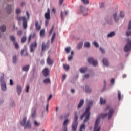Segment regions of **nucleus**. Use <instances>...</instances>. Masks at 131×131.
<instances>
[{
    "label": "nucleus",
    "mask_w": 131,
    "mask_h": 131,
    "mask_svg": "<svg viewBox=\"0 0 131 131\" xmlns=\"http://www.w3.org/2000/svg\"><path fill=\"white\" fill-rule=\"evenodd\" d=\"M100 120L101 118L100 117L96 119L93 131H101V127H98Z\"/></svg>",
    "instance_id": "obj_6"
},
{
    "label": "nucleus",
    "mask_w": 131,
    "mask_h": 131,
    "mask_svg": "<svg viewBox=\"0 0 131 131\" xmlns=\"http://www.w3.org/2000/svg\"><path fill=\"white\" fill-rule=\"evenodd\" d=\"M52 94L50 95L47 100L46 111H48L49 110V102L52 99Z\"/></svg>",
    "instance_id": "obj_16"
},
{
    "label": "nucleus",
    "mask_w": 131,
    "mask_h": 131,
    "mask_svg": "<svg viewBox=\"0 0 131 131\" xmlns=\"http://www.w3.org/2000/svg\"><path fill=\"white\" fill-rule=\"evenodd\" d=\"M100 102L101 105H103V104H106V100L103 99L102 97H100Z\"/></svg>",
    "instance_id": "obj_33"
},
{
    "label": "nucleus",
    "mask_w": 131,
    "mask_h": 131,
    "mask_svg": "<svg viewBox=\"0 0 131 131\" xmlns=\"http://www.w3.org/2000/svg\"><path fill=\"white\" fill-rule=\"evenodd\" d=\"M1 89H2V91H6L7 85L6 84V83H1Z\"/></svg>",
    "instance_id": "obj_25"
},
{
    "label": "nucleus",
    "mask_w": 131,
    "mask_h": 131,
    "mask_svg": "<svg viewBox=\"0 0 131 131\" xmlns=\"http://www.w3.org/2000/svg\"><path fill=\"white\" fill-rule=\"evenodd\" d=\"M63 3H64V0H59V4L60 6H62L63 5Z\"/></svg>",
    "instance_id": "obj_58"
},
{
    "label": "nucleus",
    "mask_w": 131,
    "mask_h": 131,
    "mask_svg": "<svg viewBox=\"0 0 131 131\" xmlns=\"http://www.w3.org/2000/svg\"><path fill=\"white\" fill-rule=\"evenodd\" d=\"M27 121V118L26 117H23L22 121L20 122V125L21 126H24V129H31V123H30V120H28Z\"/></svg>",
    "instance_id": "obj_3"
},
{
    "label": "nucleus",
    "mask_w": 131,
    "mask_h": 131,
    "mask_svg": "<svg viewBox=\"0 0 131 131\" xmlns=\"http://www.w3.org/2000/svg\"><path fill=\"white\" fill-rule=\"evenodd\" d=\"M29 85H27L26 88V93H28V92H29Z\"/></svg>",
    "instance_id": "obj_55"
},
{
    "label": "nucleus",
    "mask_w": 131,
    "mask_h": 131,
    "mask_svg": "<svg viewBox=\"0 0 131 131\" xmlns=\"http://www.w3.org/2000/svg\"><path fill=\"white\" fill-rule=\"evenodd\" d=\"M13 84H14V82L13 81V80L10 79V85L12 86V85H13Z\"/></svg>",
    "instance_id": "obj_60"
},
{
    "label": "nucleus",
    "mask_w": 131,
    "mask_h": 131,
    "mask_svg": "<svg viewBox=\"0 0 131 131\" xmlns=\"http://www.w3.org/2000/svg\"><path fill=\"white\" fill-rule=\"evenodd\" d=\"M127 29L128 30H131V20L129 21Z\"/></svg>",
    "instance_id": "obj_50"
},
{
    "label": "nucleus",
    "mask_w": 131,
    "mask_h": 131,
    "mask_svg": "<svg viewBox=\"0 0 131 131\" xmlns=\"http://www.w3.org/2000/svg\"><path fill=\"white\" fill-rule=\"evenodd\" d=\"M55 26H53L51 29L50 30V32H49V35H51L52 34V33L53 32V30H54V27Z\"/></svg>",
    "instance_id": "obj_52"
},
{
    "label": "nucleus",
    "mask_w": 131,
    "mask_h": 131,
    "mask_svg": "<svg viewBox=\"0 0 131 131\" xmlns=\"http://www.w3.org/2000/svg\"><path fill=\"white\" fill-rule=\"evenodd\" d=\"M35 36V33H33V34H31L30 35L29 37H31V38H33Z\"/></svg>",
    "instance_id": "obj_56"
},
{
    "label": "nucleus",
    "mask_w": 131,
    "mask_h": 131,
    "mask_svg": "<svg viewBox=\"0 0 131 131\" xmlns=\"http://www.w3.org/2000/svg\"><path fill=\"white\" fill-rule=\"evenodd\" d=\"M88 62L90 64H92L94 67H96V66H98V61L97 60H95L93 58H89L88 59Z\"/></svg>",
    "instance_id": "obj_10"
},
{
    "label": "nucleus",
    "mask_w": 131,
    "mask_h": 131,
    "mask_svg": "<svg viewBox=\"0 0 131 131\" xmlns=\"http://www.w3.org/2000/svg\"><path fill=\"white\" fill-rule=\"evenodd\" d=\"M78 112L76 111L74 114V120L73 121L72 125V129L73 131H76L77 130V126H78Z\"/></svg>",
    "instance_id": "obj_4"
},
{
    "label": "nucleus",
    "mask_w": 131,
    "mask_h": 131,
    "mask_svg": "<svg viewBox=\"0 0 131 131\" xmlns=\"http://www.w3.org/2000/svg\"><path fill=\"white\" fill-rule=\"evenodd\" d=\"M90 77V75L89 74H86L84 76V78H89Z\"/></svg>",
    "instance_id": "obj_61"
},
{
    "label": "nucleus",
    "mask_w": 131,
    "mask_h": 131,
    "mask_svg": "<svg viewBox=\"0 0 131 131\" xmlns=\"http://www.w3.org/2000/svg\"><path fill=\"white\" fill-rule=\"evenodd\" d=\"M26 36H24L22 38H21V43H25V42L26 41Z\"/></svg>",
    "instance_id": "obj_39"
},
{
    "label": "nucleus",
    "mask_w": 131,
    "mask_h": 131,
    "mask_svg": "<svg viewBox=\"0 0 131 131\" xmlns=\"http://www.w3.org/2000/svg\"><path fill=\"white\" fill-rule=\"evenodd\" d=\"M84 90L85 92V93H91L92 92V89L89 87L88 85H85V88H84Z\"/></svg>",
    "instance_id": "obj_24"
},
{
    "label": "nucleus",
    "mask_w": 131,
    "mask_h": 131,
    "mask_svg": "<svg viewBox=\"0 0 131 131\" xmlns=\"http://www.w3.org/2000/svg\"><path fill=\"white\" fill-rule=\"evenodd\" d=\"M108 110V113H106L100 114V115L101 118H103L104 119V118H106V117L108 116V119H111V117H112L113 114L114 113V110L113 108H110V106L109 105H107L106 108L105 109L104 111H107V110Z\"/></svg>",
    "instance_id": "obj_2"
},
{
    "label": "nucleus",
    "mask_w": 131,
    "mask_h": 131,
    "mask_svg": "<svg viewBox=\"0 0 131 131\" xmlns=\"http://www.w3.org/2000/svg\"><path fill=\"white\" fill-rule=\"evenodd\" d=\"M17 20L18 21V24L20 25L21 24V21L23 22V27L24 29H26L27 28V19H26V17H17Z\"/></svg>",
    "instance_id": "obj_5"
},
{
    "label": "nucleus",
    "mask_w": 131,
    "mask_h": 131,
    "mask_svg": "<svg viewBox=\"0 0 131 131\" xmlns=\"http://www.w3.org/2000/svg\"><path fill=\"white\" fill-rule=\"evenodd\" d=\"M10 38L11 39V40L13 42V43L14 44L15 49H17V42H15V40H16V38H15V37H14V36H10Z\"/></svg>",
    "instance_id": "obj_18"
},
{
    "label": "nucleus",
    "mask_w": 131,
    "mask_h": 131,
    "mask_svg": "<svg viewBox=\"0 0 131 131\" xmlns=\"http://www.w3.org/2000/svg\"><path fill=\"white\" fill-rule=\"evenodd\" d=\"M93 44L94 45L95 47H96V48H99V44L96 41H94Z\"/></svg>",
    "instance_id": "obj_54"
},
{
    "label": "nucleus",
    "mask_w": 131,
    "mask_h": 131,
    "mask_svg": "<svg viewBox=\"0 0 131 131\" xmlns=\"http://www.w3.org/2000/svg\"><path fill=\"white\" fill-rule=\"evenodd\" d=\"M80 130H85V124H82V125H81L80 127Z\"/></svg>",
    "instance_id": "obj_41"
},
{
    "label": "nucleus",
    "mask_w": 131,
    "mask_h": 131,
    "mask_svg": "<svg viewBox=\"0 0 131 131\" xmlns=\"http://www.w3.org/2000/svg\"><path fill=\"white\" fill-rule=\"evenodd\" d=\"M34 125L35 126H38L39 125V123H37V122L36 121H35Z\"/></svg>",
    "instance_id": "obj_62"
},
{
    "label": "nucleus",
    "mask_w": 131,
    "mask_h": 131,
    "mask_svg": "<svg viewBox=\"0 0 131 131\" xmlns=\"http://www.w3.org/2000/svg\"><path fill=\"white\" fill-rule=\"evenodd\" d=\"M102 62L104 66H109V61L107 59L103 58Z\"/></svg>",
    "instance_id": "obj_23"
},
{
    "label": "nucleus",
    "mask_w": 131,
    "mask_h": 131,
    "mask_svg": "<svg viewBox=\"0 0 131 131\" xmlns=\"http://www.w3.org/2000/svg\"><path fill=\"white\" fill-rule=\"evenodd\" d=\"M7 13H11L12 11L11 5H8L6 8Z\"/></svg>",
    "instance_id": "obj_28"
},
{
    "label": "nucleus",
    "mask_w": 131,
    "mask_h": 131,
    "mask_svg": "<svg viewBox=\"0 0 131 131\" xmlns=\"http://www.w3.org/2000/svg\"><path fill=\"white\" fill-rule=\"evenodd\" d=\"M71 50V47H68L65 49V51L67 54H68L69 52H70Z\"/></svg>",
    "instance_id": "obj_46"
},
{
    "label": "nucleus",
    "mask_w": 131,
    "mask_h": 131,
    "mask_svg": "<svg viewBox=\"0 0 131 131\" xmlns=\"http://www.w3.org/2000/svg\"><path fill=\"white\" fill-rule=\"evenodd\" d=\"M113 16L115 22L117 23V22H118L119 21V18L118 17H117V14L114 13L113 15Z\"/></svg>",
    "instance_id": "obj_20"
},
{
    "label": "nucleus",
    "mask_w": 131,
    "mask_h": 131,
    "mask_svg": "<svg viewBox=\"0 0 131 131\" xmlns=\"http://www.w3.org/2000/svg\"><path fill=\"white\" fill-rule=\"evenodd\" d=\"M99 49L102 54H105V50L104 49H103L102 47H100Z\"/></svg>",
    "instance_id": "obj_51"
},
{
    "label": "nucleus",
    "mask_w": 131,
    "mask_h": 131,
    "mask_svg": "<svg viewBox=\"0 0 131 131\" xmlns=\"http://www.w3.org/2000/svg\"><path fill=\"white\" fill-rule=\"evenodd\" d=\"M46 62L47 65H49V66H53V64H54V60L51 59L50 56L47 57Z\"/></svg>",
    "instance_id": "obj_12"
},
{
    "label": "nucleus",
    "mask_w": 131,
    "mask_h": 131,
    "mask_svg": "<svg viewBox=\"0 0 131 131\" xmlns=\"http://www.w3.org/2000/svg\"><path fill=\"white\" fill-rule=\"evenodd\" d=\"M82 46H83V43H82V42H79L77 45L76 49L78 50H80V49L82 48Z\"/></svg>",
    "instance_id": "obj_27"
},
{
    "label": "nucleus",
    "mask_w": 131,
    "mask_h": 131,
    "mask_svg": "<svg viewBox=\"0 0 131 131\" xmlns=\"http://www.w3.org/2000/svg\"><path fill=\"white\" fill-rule=\"evenodd\" d=\"M93 106V102L89 101L87 104V107H86V110L85 112L80 116V120H82L84 117V119L83 120V122H88L89 120H90V116H91V107Z\"/></svg>",
    "instance_id": "obj_1"
},
{
    "label": "nucleus",
    "mask_w": 131,
    "mask_h": 131,
    "mask_svg": "<svg viewBox=\"0 0 131 131\" xmlns=\"http://www.w3.org/2000/svg\"><path fill=\"white\" fill-rule=\"evenodd\" d=\"M84 103V100H83V99L81 100L78 105V109H80V108H81L82 106H83Z\"/></svg>",
    "instance_id": "obj_22"
},
{
    "label": "nucleus",
    "mask_w": 131,
    "mask_h": 131,
    "mask_svg": "<svg viewBox=\"0 0 131 131\" xmlns=\"http://www.w3.org/2000/svg\"><path fill=\"white\" fill-rule=\"evenodd\" d=\"M120 17L121 18H124V13L123 12L121 11L120 13Z\"/></svg>",
    "instance_id": "obj_49"
},
{
    "label": "nucleus",
    "mask_w": 131,
    "mask_h": 131,
    "mask_svg": "<svg viewBox=\"0 0 131 131\" xmlns=\"http://www.w3.org/2000/svg\"><path fill=\"white\" fill-rule=\"evenodd\" d=\"M84 47H85V48H90V47H91V44L89 42H85L84 43Z\"/></svg>",
    "instance_id": "obj_42"
},
{
    "label": "nucleus",
    "mask_w": 131,
    "mask_h": 131,
    "mask_svg": "<svg viewBox=\"0 0 131 131\" xmlns=\"http://www.w3.org/2000/svg\"><path fill=\"white\" fill-rule=\"evenodd\" d=\"M69 123V119H66L63 122V126H67V125Z\"/></svg>",
    "instance_id": "obj_37"
},
{
    "label": "nucleus",
    "mask_w": 131,
    "mask_h": 131,
    "mask_svg": "<svg viewBox=\"0 0 131 131\" xmlns=\"http://www.w3.org/2000/svg\"><path fill=\"white\" fill-rule=\"evenodd\" d=\"M126 42L127 43L126 44L124 48V52H129V51H130L131 50V40L130 39H129V38H127L126 39Z\"/></svg>",
    "instance_id": "obj_7"
},
{
    "label": "nucleus",
    "mask_w": 131,
    "mask_h": 131,
    "mask_svg": "<svg viewBox=\"0 0 131 131\" xmlns=\"http://www.w3.org/2000/svg\"><path fill=\"white\" fill-rule=\"evenodd\" d=\"M42 73L45 77H47V76H49V74H50V71H49V69H48V68H45L42 71Z\"/></svg>",
    "instance_id": "obj_13"
},
{
    "label": "nucleus",
    "mask_w": 131,
    "mask_h": 131,
    "mask_svg": "<svg viewBox=\"0 0 131 131\" xmlns=\"http://www.w3.org/2000/svg\"><path fill=\"white\" fill-rule=\"evenodd\" d=\"M63 68L66 71H68L70 68V67L67 64H63Z\"/></svg>",
    "instance_id": "obj_34"
},
{
    "label": "nucleus",
    "mask_w": 131,
    "mask_h": 131,
    "mask_svg": "<svg viewBox=\"0 0 131 131\" xmlns=\"http://www.w3.org/2000/svg\"><path fill=\"white\" fill-rule=\"evenodd\" d=\"M44 83H51V80L50 78H47L43 80Z\"/></svg>",
    "instance_id": "obj_36"
},
{
    "label": "nucleus",
    "mask_w": 131,
    "mask_h": 131,
    "mask_svg": "<svg viewBox=\"0 0 131 131\" xmlns=\"http://www.w3.org/2000/svg\"><path fill=\"white\" fill-rule=\"evenodd\" d=\"M21 13V10L19 8L17 9V14H20Z\"/></svg>",
    "instance_id": "obj_63"
},
{
    "label": "nucleus",
    "mask_w": 131,
    "mask_h": 131,
    "mask_svg": "<svg viewBox=\"0 0 131 131\" xmlns=\"http://www.w3.org/2000/svg\"><path fill=\"white\" fill-rule=\"evenodd\" d=\"M45 29L41 30L40 32V36H41V37H43V36H45Z\"/></svg>",
    "instance_id": "obj_35"
},
{
    "label": "nucleus",
    "mask_w": 131,
    "mask_h": 131,
    "mask_svg": "<svg viewBox=\"0 0 131 131\" xmlns=\"http://www.w3.org/2000/svg\"><path fill=\"white\" fill-rule=\"evenodd\" d=\"M88 8L80 5L79 7V11L83 16H86L88 15Z\"/></svg>",
    "instance_id": "obj_9"
},
{
    "label": "nucleus",
    "mask_w": 131,
    "mask_h": 131,
    "mask_svg": "<svg viewBox=\"0 0 131 131\" xmlns=\"http://www.w3.org/2000/svg\"><path fill=\"white\" fill-rule=\"evenodd\" d=\"M126 36H127V37H129V36H131V31H129L128 30L126 31Z\"/></svg>",
    "instance_id": "obj_40"
},
{
    "label": "nucleus",
    "mask_w": 131,
    "mask_h": 131,
    "mask_svg": "<svg viewBox=\"0 0 131 131\" xmlns=\"http://www.w3.org/2000/svg\"><path fill=\"white\" fill-rule=\"evenodd\" d=\"M50 9H47V12L46 13H45V17L46 19V20H50V19H51V16L50 15Z\"/></svg>",
    "instance_id": "obj_14"
},
{
    "label": "nucleus",
    "mask_w": 131,
    "mask_h": 131,
    "mask_svg": "<svg viewBox=\"0 0 131 131\" xmlns=\"http://www.w3.org/2000/svg\"><path fill=\"white\" fill-rule=\"evenodd\" d=\"M55 37H56V33H54L52 36V38H51V43H53V42H54V40H55Z\"/></svg>",
    "instance_id": "obj_32"
},
{
    "label": "nucleus",
    "mask_w": 131,
    "mask_h": 131,
    "mask_svg": "<svg viewBox=\"0 0 131 131\" xmlns=\"http://www.w3.org/2000/svg\"><path fill=\"white\" fill-rule=\"evenodd\" d=\"M115 35V32H112L107 35V37H113Z\"/></svg>",
    "instance_id": "obj_31"
},
{
    "label": "nucleus",
    "mask_w": 131,
    "mask_h": 131,
    "mask_svg": "<svg viewBox=\"0 0 131 131\" xmlns=\"http://www.w3.org/2000/svg\"><path fill=\"white\" fill-rule=\"evenodd\" d=\"M118 98L119 101H120V100H121V93L119 91H118Z\"/></svg>",
    "instance_id": "obj_45"
},
{
    "label": "nucleus",
    "mask_w": 131,
    "mask_h": 131,
    "mask_svg": "<svg viewBox=\"0 0 131 131\" xmlns=\"http://www.w3.org/2000/svg\"><path fill=\"white\" fill-rule=\"evenodd\" d=\"M29 68H30V66L29 64L25 66L22 68V71H24L25 72H28Z\"/></svg>",
    "instance_id": "obj_15"
},
{
    "label": "nucleus",
    "mask_w": 131,
    "mask_h": 131,
    "mask_svg": "<svg viewBox=\"0 0 131 131\" xmlns=\"http://www.w3.org/2000/svg\"><path fill=\"white\" fill-rule=\"evenodd\" d=\"M39 23L38 21H36L35 23V26L36 28V30H37V31H39L40 30V29L41 28V27L40 25H38Z\"/></svg>",
    "instance_id": "obj_17"
},
{
    "label": "nucleus",
    "mask_w": 131,
    "mask_h": 131,
    "mask_svg": "<svg viewBox=\"0 0 131 131\" xmlns=\"http://www.w3.org/2000/svg\"><path fill=\"white\" fill-rule=\"evenodd\" d=\"M4 79H5V78L4 77V76H2L0 78V83H6Z\"/></svg>",
    "instance_id": "obj_43"
},
{
    "label": "nucleus",
    "mask_w": 131,
    "mask_h": 131,
    "mask_svg": "<svg viewBox=\"0 0 131 131\" xmlns=\"http://www.w3.org/2000/svg\"><path fill=\"white\" fill-rule=\"evenodd\" d=\"M62 131H67V126H63V129Z\"/></svg>",
    "instance_id": "obj_64"
},
{
    "label": "nucleus",
    "mask_w": 131,
    "mask_h": 131,
    "mask_svg": "<svg viewBox=\"0 0 131 131\" xmlns=\"http://www.w3.org/2000/svg\"><path fill=\"white\" fill-rule=\"evenodd\" d=\"M36 115V110L34 109L32 111L31 116L33 118H34Z\"/></svg>",
    "instance_id": "obj_29"
},
{
    "label": "nucleus",
    "mask_w": 131,
    "mask_h": 131,
    "mask_svg": "<svg viewBox=\"0 0 131 131\" xmlns=\"http://www.w3.org/2000/svg\"><path fill=\"white\" fill-rule=\"evenodd\" d=\"M99 7L100 9H104V8H105V3H101L100 4H99Z\"/></svg>",
    "instance_id": "obj_48"
},
{
    "label": "nucleus",
    "mask_w": 131,
    "mask_h": 131,
    "mask_svg": "<svg viewBox=\"0 0 131 131\" xmlns=\"http://www.w3.org/2000/svg\"><path fill=\"white\" fill-rule=\"evenodd\" d=\"M66 79V75L64 74L62 76V81H64V80H65Z\"/></svg>",
    "instance_id": "obj_59"
},
{
    "label": "nucleus",
    "mask_w": 131,
    "mask_h": 131,
    "mask_svg": "<svg viewBox=\"0 0 131 131\" xmlns=\"http://www.w3.org/2000/svg\"><path fill=\"white\" fill-rule=\"evenodd\" d=\"M22 33H23L22 30H19L17 31V34L18 35H19V36H21V35H22Z\"/></svg>",
    "instance_id": "obj_53"
},
{
    "label": "nucleus",
    "mask_w": 131,
    "mask_h": 131,
    "mask_svg": "<svg viewBox=\"0 0 131 131\" xmlns=\"http://www.w3.org/2000/svg\"><path fill=\"white\" fill-rule=\"evenodd\" d=\"M12 62L14 63V64H16V62H17V56L15 55L13 56L12 59Z\"/></svg>",
    "instance_id": "obj_47"
},
{
    "label": "nucleus",
    "mask_w": 131,
    "mask_h": 131,
    "mask_svg": "<svg viewBox=\"0 0 131 131\" xmlns=\"http://www.w3.org/2000/svg\"><path fill=\"white\" fill-rule=\"evenodd\" d=\"M72 59H73V56L71 55L70 56H69L68 58V61H71V60H72Z\"/></svg>",
    "instance_id": "obj_57"
},
{
    "label": "nucleus",
    "mask_w": 131,
    "mask_h": 131,
    "mask_svg": "<svg viewBox=\"0 0 131 131\" xmlns=\"http://www.w3.org/2000/svg\"><path fill=\"white\" fill-rule=\"evenodd\" d=\"M50 48V41H48L47 43L45 42L42 43L41 45V53L40 54V56H42V53L46 51V49Z\"/></svg>",
    "instance_id": "obj_8"
},
{
    "label": "nucleus",
    "mask_w": 131,
    "mask_h": 131,
    "mask_svg": "<svg viewBox=\"0 0 131 131\" xmlns=\"http://www.w3.org/2000/svg\"><path fill=\"white\" fill-rule=\"evenodd\" d=\"M17 94L18 96H20L21 95V93H22V87L21 86H18L17 87Z\"/></svg>",
    "instance_id": "obj_26"
},
{
    "label": "nucleus",
    "mask_w": 131,
    "mask_h": 131,
    "mask_svg": "<svg viewBox=\"0 0 131 131\" xmlns=\"http://www.w3.org/2000/svg\"><path fill=\"white\" fill-rule=\"evenodd\" d=\"M25 50L24 49H22L20 52L21 54V56H22L23 57H27V56H28V52H27V51H25ZM25 52V54L24 53Z\"/></svg>",
    "instance_id": "obj_19"
},
{
    "label": "nucleus",
    "mask_w": 131,
    "mask_h": 131,
    "mask_svg": "<svg viewBox=\"0 0 131 131\" xmlns=\"http://www.w3.org/2000/svg\"><path fill=\"white\" fill-rule=\"evenodd\" d=\"M0 30L1 32H5L6 31V26L3 25L0 27Z\"/></svg>",
    "instance_id": "obj_30"
},
{
    "label": "nucleus",
    "mask_w": 131,
    "mask_h": 131,
    "mask_svg": "<svg viewBox=\"0 0 131 131\" xmlns=\"http://www.w3.org/2000/svg\"><path fill=\"white\" fill-rule=\"evenodd\" d=\"M60 18L61 21H64V13H63V11L60 12Z\"/></svg>",
    "instance_id": "obj_38"
},
{
    "label": "nucleus",
    "mask_w": 131,
    "mask_h": 131,
    "mask_svg": "<svg viewBox=\"0 0 131 131\" xmlns=\"http://www.w3.org/2000/svg\"><path fill=\"white\" fill-rule=\"evenodd\" d=\"M36 48H37V43H36V42L31 43L30 47V51L31 53H34V50Z\"/></svg>",
    "instance_id": "obj_11"
},
{
    "label": "nucleus",
    "mask_w": 131,
    "mask_h": 131,
    "mask_svg": "<svg viewBox=\"0 0 131 131\" xmlns=\"http://www.w3.org/2000/svg\"><path fill=\"white\" fill-rule=\"evenodd\" d=\"M80 72H81V73H85L86 72V71H88V67H85L83 68H81V69H80Z\"/></svg>",
    "instance_id": "obj_21"
},
{
    "label": "nucleus",
    "mask_w": 131,
    "mask_h": 131,
    "mask_svg": "<svg viewBox=\"0 0 131 131\" xmlns=\"http://www.w3.org/2000/svg\"><path fill=\"white\" fill-rule=\"evenodd\" d=\"M82 3L84 4V5H89L90 4V2L89 0H81Z\"/></svg>",
    "instance_id": "obj_44"
}]
</instances>
